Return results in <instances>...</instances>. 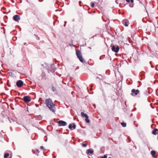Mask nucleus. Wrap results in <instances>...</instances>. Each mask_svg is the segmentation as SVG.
<instances>
[{"mask_svg": "<svg viewBox=\"0 0 158 158\" xmlns=\"http://www.w3.org/2000/svg\"><path fill=\"white\" fill-rule=\"evenodd\" d=\"M126 1L128 2H130V0H126Z\"/></svg>", "mask_w": 158, "mask_h": 158, "instance_id": "obj_29", "label": "nucleus"}, {"mask_svg": "<svg viewBox=\"0 0 158 158\" xmlns=\"http://www.w3.org/2000/svg\"><path fill=\"white\" fill-rule=\"evenodd\" d=\"M23 100L26 103L28 102L31 101V98L29 96H25L23 98Z\"/></svg>", "mask_w": 158, "mask_h": 158, "instance_id": "obj_4", "label": "nucleus"}, {"mask_svg": "<svg viewBox=\"0 0 158 158\" xmlns=\"http://www.w3.org/2000/svg\"><path fill=\"white\" fill-rule=\"evenodd\" d=\"M117 0H115V2H117Z\"/></svg>", "mask_w": 158, "mask_h": 158, "instance_id": "obj_42", "label": "nucleus"}, {"mask_svg": "<svg viewBox=\"0 0 158 158\" xmlns=\"http://www.w3.org/2000/svg\"><path fill=\"white\" fill-rule=\"evenodd\" d=\"M94 5H95V4H94V3H93V2L91 3V6L92 7V8L94 7Z\"/></svg>", "mask_w": 158, "mask_h": 158, "instance_id": "obj_23", "label": "nucleus"}, {"mask_svg": "<svg viewBox=\"0 0 158 158\" xmlns=\"http://www.w3.org/2000/svg\"><path fill=\"white\" fill-rule=\"evenodd\" d=\"M97 78H98L99 79H100V80H102V78H103V77H102V76H101V75H99V76L98 77H97Z\"/></svg>", "mask_w": 158, "mask_h": 158, "instance_id": "obj_18", "label": "nucleus"}, {"mask_svg": "<svg viewBox=\"0 0 158 158\" xmlns=\"http://www.w3.org/2000/svg\"><path fill=\"white\" fill-rule=\"evenodd\" d=\"M151 153L152 154V156L154 157V155L156 154V152L154 151H152L151 152Z\"/></svg>", "mask_w": 158, "mask_h": 158, "instance_id": "obj_15", "label": "nucleus"}, {"mask_svg": "<svg viewBox=\"0 0 158 158\" xmlns=\"http://www.w3.org/2000/svg\"><path fill=\"white\" fill-rule=\"evenodd\" d=\"M64 23H65V24H66V23H67V22H66L65 21V22H64Z\"/></svg>", "mask_w": 158, "mask_h": 158, "instance_id": "obj_37", "label": "nucleus"}, {"mask_svg": "<svg viewBox=\"0 0 158 158\" xmlns=\"http://www.w3.org/2000/svg\"><path fill=\"white\" fill-rule=\"evenodd\" d=\"M55 70L54 69L52 70L51 71L52 73H54V72Z\"/></svg>", "mask_w": 158, "mask_h": 158, "instance_id": "obj_27", "label": "nucleus"}, {"mask_svg": "<svg viewBox=\"0 0 158 158\" xmlns=\"http://www.w3.org/2000/svg\"><path fill=\"white\" fill-rule=\"evenodd\" d=\"M76 54L77 57L81 55V53L79 50H76Z\"/></svg>", "mask_w": 158, "mask_h": 158, "instance_id": "obj_10", "label": "nucleus"}, {"mask_svg": "<svg viewBox=\"0 0 158 158\" xmlns=\"http://www.w3.org/2000/svg\"><path fill=\"white\" fill-rule=\"evenodd\" d=\"M36 150L37 152H39L38 149H36Z\"/></svg>", "mask_w": 158, "mask_h": 158, "instance_id": "obj_31", "label": "nucleus"}, {"mask_svg": "<svg viewBox=\"0 0 158 158\" xmlns=\"http://www.w3.org/2000/svg\"><path fill=\"white\" fill-rule=\"evenodd\" d=\"M117 0H115V2H117Z\"/></svg>", "mask_w": 158, "mask_h": 158, "instance_id": "obj_41", "label": "nucleus"}, {"mask_svg": "<svg viewBox=\"0 0 158 158\" xmlns=\"http://www.w3.org/2000/svg\"><path fill=\"white\" fill-rule=\"evenodd\" d=\"M42 66H43V64H42Z\"/></svg>", "mask_w": 158, "mask_h": 158, "instance_id": "obj_44", "label": "nucleus"}, {"mask_svg": "<svg viewBox=\"0 0 158 158\" xmlns=\"http://www.w3.org/2000/svg\"><path fill=\"white\" fill-rule=\"evenodd\" d=\"M45 104L49 109L53 112H55L56 110V108L55 104L50 98L47 99L46 100Z\"/></svg>", "mask_w": 158, "mask_h": 158, "instance_id": "obj_1", "label": "nucleus"}, {"mask_svg": "<svg viewBox=\"0 0 158 158\" xmlns=\"http://www.w3.org/2000/svg\"><path fill=\"white\" fill-rule=\"evenodd\" d=\"M76 126L74 124H73V126L71 124H70L69 125V128L70 129H71L72 128H73V129H74L76 128Z\"/></svg>", "mask_w": 158, "mask_h": 158, "instance_id": "obj_8", "label": "nucleus"}, {"mask_svg": "<svg viewBox=\"0 0 158 158\" xmlns=\"http://www.w3.org/2000/svg\"><path fill=\"white\" fill-rule=\"evenodd\" d=\"M86 153L87 154L89 153L92 154L93 153V150L89 149L87 150Z\"/></svg>", "mask_w": 158, "mask_h": 158, "instance_id": "obj_13", "label": "nucleus"}, {"mask_svg": "<svg viewBox=\"0 0 158 158\" xmlns=\"http://www.w3.org/2000/svg\"><path fill=\"white\" fill-rule=\"evenodd\" d=\"M107 156L105 155L103 156H101V158H107Z\"/></svg>", "mask_w": 158, "mask_h": 158, "instance_id": "obj_25", "label": "nucleus"}, {"mask_svg": "<svg viewBox=\"0 0 158 158\" xmlns=\"http://www.w3.org/2000/svg\"><path fill=\"white\" fill-rule=\"evenodd\" d=\"M52 90L53 92H54L56 91V88L53 86H52Z\"/></svg>", "mask_w": 158, "mask_h": 158, "instance_id": "obj_21", "label": "nucleus"}, {"mask_svg": "<svg viewBox=\"0 0 158 158\" xmlns=\"http://www.w3.org/2000/svg\"><path fill=\"white\" fill-rule=\"evenodd\" d=\"M88 48H89V49H91V47H89Z\"/></svg>", "mask_w": 158, "mask_h": 158, "instance_id": "obj_34", "label": "nucleus"}, {"mask_svg": "<svg viewBox=\"0 0 158 158\" xmlns=\"http://www.w3.org/2000/svg\"><path fill=\"white\" fill-rule=\"evenodd\" d=\"M9 154L8 153H5L4 155V158H7V157L9 156Z\"/></svg>", "mask_w": 158, "mask_h": 158, "instance_id": "obj_16", "label": "nucleus"}, {"mask_svg": "<svg viewBox=\"0 0 158 158\" xmlns=\"http://www.w3.org/2000/svg\"><path fill=\"white\" fill-rule=\"evenodd\" d=\"M45 141H47V140H46Z\"/></svg>", "mask_w": 158, "mask_h": 158, "instance_id": "obj_46", "label": "nucleus"}, {"mask_svg": "<svg viewBox=\"0 0 158 158\" xmlns=\"http://www.w3.org/2000/svg\"><path fill=\"white\" fill-rule=\"evenodd\" d=\"M123 24H124V25L126 27H128V24L127 23V22H126V21L123 22Z\"/></svg>", "mask_w": 158, "mask_h": 158, "instance_id": "obj_20", "label": "nucleus"}, {"mask_svg": "<svg viewBox=\"0 0 158 158\" xmlns=\"http://www.w3.org/2000/svg\"><path fill=\"white\" fill-rule=\"evenodd\" d=\"M38 40H39V39H40L38 37Z\"/></svg>", "mask_w": 158, "mask_h": 158, "instance_id": "obj_39", "label": "nucleus"}, {"mask_svg": "<svg viewBox=\"0 0 158 158\" xmlns=\"http://www.w3.org/2000/svg\"><path fill=\"white\" fill-rule=\"evenodd\" d=\"M40 148L41 149H42L43 150H45V149L44 148L43 146H41L40 147Z\"/></svg>", "mask_w": 158, "mask_h": 158, "instance_id": "obj_26", "label": "nucleus"}, {"mask_svg": "<svg viewBox=\"0 0 158 158\" xmlns=\"http://www.w3.org/2000/svg\"><path fill=\"white\" fill-rule=\"evenodd\" d=\"M152 133L154 135H156L158 134V129L156 128L152 132Z\"/></svg>", "mask_w": 158, "mask_h": 158, "instance_id": "obj_9", "label": "nucleus"}, {"mask_svg": "<svg viewBox=\"0 0 158 158\" xmlns=\"http://www.w3.org/2000/svg\"><path fill=\"white\" fill-rule=\"evenodd\" d=\"M69 45H70V46H73V44H69Z\"/></svg>", "mask_w": 158, "mask_h": 158, "instance_id": "obj_33", "label": "nucleus"}, {"mask_svg": "<svg viewBox=\"0 0 158 158\" xmlns=\"http://www.w3.org/2000/svg\"><path fill=\"white\" fill-rule=\"evenodd\" d=\"M130 1H131V2L132 3L134 2V0H130Z\"/></svg>", "mask_w": 158, "mask_h": 158, "instance_id": "obj_30", "label": "nucleus"}, {"mask_svg": "<svg viewBox=\"0 0 158 158\" xmlns=\"http://www.w3.org/2000/svg\"><path fill=\"white\" fill-rule=\"evenodd\" d=\"M82 145L83 147H85L87 145V144L86 143H82Z\"/></svg>", "mask_w": 158, "mask_h": 158, "instance_id": "obj_24", "label": "nucleus"}, {"mask_svg": "<svg viewBox=\"0 0 158 158\" xmlns=\"http://www.w3.org/2000/svg\"><path fill=\"white\" fill-rule=\"evenodd\" d=\"M85 121L86 122H87V123H89V120L88 119V118H86L85 119Z\"/></svg>", "mask_w": 158, "mask_h": 158, "instance_id": "obj_22", "label": "nucleus"}, {"mask_svg": "<svg viewBox=\"0 0 158 158\" xmlns=\"http://www.w3.org/2000/svg\"><path fill=\"white\" fill-rule=\"evenodd\" d=\"M81 1H80L79 2V4H81Z\"/></svg>", "mask_w": 158, "mask_h": 158, "instance_id": "obj_32", "label": "nucleus"}, {"mask_svg": "<svg viewBox=\"0 0 158 158\" xmlns=\"http://www.w3.org/2000/svg\"><path fill=\"white\" fill-rule=\"evenodd\" d=\"M23 84V82L21 80H19L17 81L16 85L19 87H21Z\"/></svg>", "mask_w": 158, "mask_h": 158, "instance_id": "obj_3", "label": "nucleus"}, {"mask_svg": "<svg viewBox=\"0 0 158 158\" xmlns=\"http://www.w3.org/2000/svg\"><path fill=\"white\" fill-rule=\"evenodd\" d=\"M79 6H81V4H79Z\"/></svg>", "mask_w": 158, "mask_h": 158, "instance_id": "obj_36", "label": "nucleus"}, {"mask_svg": "<svg viewBox=\"0 0 158 158\" xmlns=\"http://www.w3.org/2000/svg\"><path fill=\"white\" fill-rule=\"evenodd\" d=\"M15 38V37H14V38H13V40H14V38Z\"/></svg>", "mask_w": 158, "mask_h": 158, "instance_id": "obj_40", "label": "nucleus"}, {"mask_svg": "<svg viewBox=\"0 0 158 158\" xmlns=\"http://www.w3.org/2000/svg\"><path fill=\"white\" fill-rule=\"evenodd\" d=\"M26 44V43H24V45H25V44Z\"/></svg>", "mask_w": 158, "mask_h": 158, "instance_id": "obj_35", "label": "nucleus"}, {"mask_svg": "<svg viewBox=\"0 0 158 158\" xmlns=\"http://www.w3.org/2000/svg\"><path fill=\"white\" fill-rule=\"evenodd\" d=\"M42 79H45L46 78V74L44 72H42L41 75Z\"/></svg>", "mask_w": 158, "mask_h": 158, "instance_id": "obj_11", "label": "nucleus"}, {"mask_svg": "<svg viewBox=\"0 0 158 158\" xmlns=\"http://www.w3.org/2000/svg\"><path fill=\"white\" fill-rule=\"evenodd\" d=\"M81 114L83 117H85V118H88V115L84 113L83 112H81Z\"/></svg>", "mask_w": 158, "mask_h": 158, "instance_id": "obj_12", "label": "nucleus"}, {"mask_svg": "<svg viewBox=\"0 0 158 158\" xmlns=\"http://www.w3.org/2000/svg\"><path fill=\"white\" fill-rule=\"evenodd\" d=\"M53 158H55V157H53Z\"/></svg>", "mask_w": 158, "mask_h": 158, "instance_id": "obj_47", "label": "nucleus"}, {"mask_svg": "<svg viewBox=\"0 0 158 158\" xmlns=\"http://www.w3.org/2000/svg\"><path fill=\"white\" fill-rule=\"evenodd\" d=\"M25 128L27 129H27L26 128Z\"/></svg>", "mask_w": 158, "mask_h": 158, "instance_id": "obj_45", "label": "nucleus"}, {"mask_svg": "<svg viewBox=\"0 0 158 158\" xmlns=\"http://www.w3.org/2000/svg\"><path fill=\"white\" fill-rule=\"evenodd\" d=\"M35 118L39 120H40L42 118L40 115L37 116L35 117Z\"/></svg>", "mask_w": 158, "mask_h": 158, "instance_id": "obj_14", "label": "nucleus"}, {"mask_svg": "<svg viewBox=\"0 0 158 158\" xmlns=\"http://www.w3.org/2000/svg\"><path fill=\"white\" fill-rule=\"evenodd\" d=\"M42 66H43V64H42Z\"/></svg>", "mask_w": 158, "mask_h": 158, "instance_id": "obj_43", "label": "nucleus"}, {"mask_svg": "<svg viewBox=\"0 0 158 158\" xmlns=\"http://www.w3.org/2000/svg\"><path fill=\"white\" fill-rule=\"evenodd\" d=\"M13 19L17 22H18L19 20L20 19V17L19 15H15L13 17Z\"/></svg>", "mask_w": 158, "mask_h": 158, "instance_id": "obj_7", "label": "nucleus"}, {"mask_svg": "<svg viewBox=\"0 0 158 158\" xmlns=\"http://www.w3.org/2000/svg\"><path fill=\"white\" fill-rule=\"evenodd\" d=\"M112 50L115 52H118L119 50V48L118 46L115 47V46L113 45L112 48Z\"/></svg>", "mask_w": 158, "mask_h": 158, "instance_id": "obj_5", "label": "nucleus"}, {"mask_svg": "<svg viewBox=\"0 0 158 158\" xmlns=\"http://www.w3.org/2000/svg\"><path fill=\"white\" fill-rule=\"evenodd\" d=\"M79 60L82 63H84V61L83 60V59L82 57H81V58H80L79 59Z\"/></svg>", "mask_w": 158, "mask_h": 158, "instance_id": "obj_19", "label": "nucleus"}, {"mask_svg": "<svg viewBox=\"0 0 158 158\" xmlns=\"http://www.w3.org/2000/svg\"><path fill=\"white\" fill-rule=\"evenodd\" d=\"M157 139H158V138H157Z\"/></svg>", "mask_w": 158, "mask_h": 158, "instance_id": "obj_48", "label": "nucleus"}, {"mask_svg": "<svg viewBox=\"0 0 158 158\" xmlns=\"http://www.w3.org/2000/svg\"><path fill=\"white\" fill-rule=\"evenodd\" d=\"M132 93L131 94L132 95H133V94L135 95H137L138 94L139 92V91L138 90H135V89H133L131 90Z\"/></svg>", "mask_w": 158, "mask_h": 158, "instance_id": "obj_6", "label": "nucleus"}, {"mask_svg": "<svg viewBox=\"0 0 158 158\" xmlns=\"http://www.w3.org/2000/svg\"><path fill=\"white\" fill-rule=\"evenodd\" d=\"M58 125L59 126H65L67 125V123L64 121L59 120L58 122Z\"/></svg>", "mask_w": 158, "mask_h": 158, "instance_id": "obj_2", "label": "nucleus"}, {"mask_svg": "<svg viewBox=\"0 0 158 158\" xmlns=\"http://www.w3.org/2000/svg\"><path fill=\"white\" fill-rule=\"evenodd\" d=\"M82 57V55L81 56H78L77 57L79 59L80 58H81V57Z\"/></svg>", "mask_w": 158, "mask_h": 158, "instance_id": "obj_28", "label": "nucleus"}, {"mask_svg": "<svg viewBox=\"0 0 158 158\" xmlns=\"http://www.w3.org/2000/svg\"><path fill=\"white\" fill-rule=\"evenodd\" d=\"M121 124L123 127H125L126 126V123L122 122L121 123Z\"/></svg>", "mask_w": 158, "mask_h": 158, "instance_id": "obj_17", "label": "nucleus"}, {"mask_svg": "<svg viewBox=\"0 0 158 158\" xmlns=\"http://www.w3.org/2000/svg\"><path fill=\"white\" fill-rule=\"evenodd\" d=\"M65 25H66V24H65L64 25V27H65Z\"/></svg>", "mask_w": 158, "mask_h": 158, "instance_id": "obj_38", "label": "nucleus"}]
</instances>
